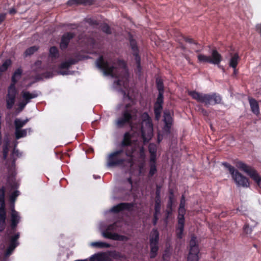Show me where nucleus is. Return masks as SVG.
I'll return each mask as SVG.
<instances>
[{"label":"nucleus","mask_w":261,"mask_h":261,"mask_svg":"<svg viewBox=\"0 0 261 261\" xmlns=\"http://www.w3.org/2000/svg\"><path fill=\"white\" fill-rule=\"evenodd\" d=\"M23 70L21 67L16 69L13 72L11 77V83L9 86L11 88H16L15 85L21 79Z\"/></svg>","instance_id":"19"},{"label":"nucleus","mask_w":261,"mask_h":261,"mask_svg":"<svg viewBox=\"0 0 261 261\" xmlns=\"http://www.w3.org/2000/svg\"><path fill=\"white\" fill-rule=\"evenodd\" d=\"M39 96V93L37 91H34L32 93L29 91H22V96L23 100L25 102V103H28L31 101L33 98H35Z\"/></svg>","instance_id":"21"},{"label":"nucleus","mask_w":261,"mask_h":261,"mask_svg":"<svg viewBox=\"0 0 261 261\" xmlns=\"http://www.w3.org/2000/svg\"><path fill=\"white\" fill-rule=\"evenodd\" d=\"M31 132V128H29L28 129H15V137L16 139H19L20 138L25 137L27 135V132Z\"/></svg>","instance_id":"29"},{"label":"nucleus","mask_w":261,"mask_h":261,"mask_svg":"<svg viewBox=\"0 0 261 261\" xmlns=\"http://www.w3.org/2000/svg\"><path fill=\"white\" fill-rule=\"evenodd\" d=\"M160 233L156 228H153L149 236V245L150 247V258H155L159 249Z\"/></svg>","instance_id":"8"},{"label":"nucleus","mask_w":261,"mask_h":261,"mask_svg":"<svg viewBox=\"0 0 261 261\" xmlns=\"http://www.w3.org/2000/svg\"><path fill=\"white\" fill-rule=\"evenodd\" d=\"M118 64L119 66H122V67L124 69H125L126 68V65L125 62L123 60H119L118 61Z\"/></svg>","instance_id":"60"},{"label":"nucleus","mask_w":261,"mask_h":261,"mask_svg":"<svg viewBox=\"0 0 261 261\" xmlns=\"http://www.w3.org/2000/svg\"><path fill=\"white\" fill-rule=\"evenodd\" d=\"M75 34L73 32L65 33L61 37L60 43V49L64 51L68 47L70 41L75 37Z\"/></svg>","instance_id":"15"},{"label":"nucleus","mask_w":261,"mask_h":261,"mask_svg":"<svg viewBox=\"0 0 261 261\" xmlns=\"http://www.w3.org/2000/svg\"><path fill=\"white\" fill-rule=\"evenodd\" d=\"M154 209L161 210V200H155Z\"/></svg>","instance_id":"57"},{"label":"nucleus","mask_w":261,"mask_h":261,"mask_svg":"<svg viewBox=\"0 0 261 261\" xmlns=\"http://www.w3.org/2000/svg\"><path fill=\"white\" fill-rule=\"evenodd\" d=\"M19 191H18L17 190H16V191H14L13 192H12L11 193V194L10 195V197H9V200H10V202L11 203L14 202L16 201V198L19 196Z\"/></svg>","instance_id":"44"},{"label":"nucleus","mask_w":261,"mask_h":261,"mask_svg":"<svg viewBox=\"0 0 261 261\" xmlns=\"http://www.w3.org/2000/svg\"><path fill=\"white\" fill-rule=\"evenodd\" d=\"M11 221L13 222H19L20 217L18 215V213L15 210L12 211L11 215Z\"/></svg>","instance_id":"40"},{"label":"nucleus","mask_w":261,"mask_h":261,"mask_svg":"<svg viewBox=\"0 0 261 261\" xmlns=\"http://www.w3.org/2000/svg\"><path fill=\"white\" fill-rule=\"evenodd\" d=\"M93 4V0H69L67 2V5L69 6L80 5H83L84 6H90L92 5Z\"/></svg>","instance_id":"22"},{"label":"nucleus","mask_w":261,"mask_h":261,"mask_svg":"<svg viewBox=\"0 0 261 261\" xmlns=\"http://www.w3.org/2000/svg\"><path fill=\"white\" fill-rule=\"evenodd\" d=\"M42 77L48 79V78H51L54 76V73L52 71H46L41 75Z\"/></svg>","instance_id":"51"},{"label":"nucleus","mask_w":261,"mask_h":261,"mask_svg":"<svg viewBox=\"0 0 261 261\" xmlns=\"http://www.w3.org/2000/svg\"><path fill=\"white\" fill-rule=\"evenodd\" d=\"M6 18L5 14H0V24L5 20Z\"/></svg>","instance_id":"64"},{"label":"nucleus","mask_w":261,"mask_h":261,"mask_svg":"<svg viewBox=\"0 0 261 261\" xmlns=\"http://www.w3.org/2000/svg\"><path fill=\"white\" fill-rule=\"evenodd\" d=\"M17 94L16 88L8 87V93L6 96V108L11 110L15 104L16 96Z\"/></svg>","instance_id":"14"},{"label":"nucleus","mask_w":261,"mask_h":261,"mask_svg":"<svg viewBox=\"0 0 261 261\" xmlns=\"http://www.w3.org/2000/svg\"><path fill=\"white\" fill-rule=\"evenodd\" d=\"M139 158L141 159H144L145 158V153L144 148L142 146L139 149Z\"/></svg>","instance_id":"52"},{"label":"nucleus","mask_w":261,"mask_h":261,"mask_svg":"<svg viewBox=\"0 0 261 261\" xmlns=\"http://www.w3.org/2000/svg\"><path fill=\"white\" fill-rule=\"evenodd\" d=\"M132 136L129 132H126L123 136V140L120 143L121 148L124 149L125 147L132 145Z\"/></svg>","instance_id":"23"},{"label":"nucleus","mask_w":261,"mask_h":261,"mask_svg":"<svg viewBox=\"0 0 261 261\" xmlns=\"http://www.w3.org/2000/svg\"><path fill=\"white\" fill-rule=\"evenodd\" d=\"M157 172L156 164L149 163V171L148 176L152 177Z\"/></svg>","instance_id":"38"},{"label":"nucleus","mask_w":261,"mask_h":261,"mask_svg":"<svg viewBox=\"0 0 261 261\" xmlns=\"http://www.w3.org/2000/svg\"><path fill=\"white\" fill-rule=\"evenodd\" d=\"M170 195L169 197V199L167 205V208L168 209H173V204L174 203V199H173V193L172 191L170 192Z\"/></svg>","instance_id":"42"},{"label":"nucleus","mask_w":261,"mask_h":261,"mask_svg":"<svg viewBox=\"0 0 261 261\" xmlns=\"http://www.w3.org/2000/svg\"><path fill=\"white\" fill-rule=\"evenodd\" d=\"M27 103H25V102H24L23 100L22 102H20L19 104V109L20 111H21L25 107Z\"/></svg>","instance_id":"59"},{"label":"nucleus","mask_w":261,"mask_h":261,"mask_svg":"<svg viewBox=\"0 0 261 261\" xmlns=\"http://www.w3.org/2000/svg\"><path fill=\"white\" fill-rule=\"evenodd\" d=\"M12 64V61L10 59L6 60L4 63L0 66V72H4L7 70L9 66Z\"/></svg>","instance_id":"34"},{"label":"nucleus","mask_w":261,"mask_h":261,"mask_svg":"<svg viewBox=\"0 0 261 261\" xmlns=\"http://www.w3.org/2000/svg\"><path fill=\"white\" fill-rule=\"evenodd\" d=\"M240 60V57H239L238 53H236L233 55H231L229 63V66L232 68H236Z\"/></svg>","instance_id":"27"},{"label":"nucleus","mask_w":261,"mask_h":261,"mask_svg":"<svg viewBox=\"0 0 261 261\" xmlns=\"http://www.w3.org/2000/svg\"><path fill=\"white\" fill-rule=\"evenodd\" d=\"M178 213L179 214L185 215L186 210H185V207L181 208V207H179L178 210Z\"/></svg>","instance_id":"62"},{"label":"nucleus","mask_w":261,"mask_h":261,"mask_svg":"<svg viewBox=\"0 0 261 261\" xmlns=\"http://www.w3.org/2000/svg\"><path fill=\"white\" fill-rule=\"evenodd\" d=\"M198 62L199 63H208L214 65H219L222 61V56L214 48L211 51V56H206L203 54H199L197 56Z\"/></svg>","instance_id":"7"},{"label":"nucleus","mask_w":261,"mask_h":261,"mask_svg":"<svg viewBox=\"0 0 261 261\" xmlns=\"http://www.w3.org/2000/svg\"><path fill=\"white\" fill-rule=\"evenodd\" d=\"M243 231L247 234L251 233L252 229V228L250 227L249 224L246 223L244 225L243 227Z\"/></svg>","instance_id":"48"},{"label":"nucleus","mask_w":261,"mask_h":261,"mask_svg":"<svg viewBox=\"0 0 261 261\" xmlns=\"http://www.w3.org/2000/svg\"><path fill=\"white\" fill-rule=\"evenodd\" d=\"M200 111L201 112V113L204 115V116H208V112L207 111V110H206L205 109L202 108L201 109H200Z\"/></svg>","instance_id":"61"},{"label":"nucleus","mask_w":261,"mask_h":261,"mask_svg":"<svg viewBox=\"0 0 261 261\" xmlns=\"http://www.w3.org/2000/svg\"><path fill=\"white\" fill-rule=\"evenodd\" d=\"M91 245L93 247L103 248H110L111 247V245L107 243L102 242H94L91 243Z\"/></svg>","instance_id":"35"},{"label":"nucleus","mask_w":261,"mask_h":261,"mask_svg":"<svg viewBox=\"0 0 261 261\" xmlns=\"http://www.w3.org/2000/svg\"><path fill=\"white\" fill-rule=\"evenodd\" d=\"M18 223L19 222H11V230L12 231H13V232H14L16 230V228Z\"/></svg>","instance_id":"56"},{"label":"nucleus","mask_w":261,"mask_h":261,"mask_svg":"<svg viewBox=\"0 0 261 261\" xmlns=\"http://www.w3.org/2000/svg\"><path fill=\"white\" fill-rule=\"evenodd\" d=\"M105 256L104 253H95L90 257V261H104Z\"/></svg>","instance_id":"31"},{"label":"nucleus","mask_w":261,"mask_h":261,"mask_svg":"<svg viewBox=\"0 0 261 261\" xmlns=\"http://www.w3.org/2000/svg\"><path fill=\"white\" fill-rule=\"evenodd\" d=\"M9 143L7 141L3 146V159L6 160L7 159L9 152Z\"/></svg>","instance_id":"37"},{"label":"nucleus","mask_w":261,"mask_h":261,"mask_svg":"<svg viewBox=\"0 0 261 261\" xmlns=\"http://www.w3.org/2000/svg\"><path fill=\"white\" fill-rule=\"evenodd\" d=\"M156 153H150L149 163L156 164Z\"/></svg>","instance_id":"53"},{"label":"nucleus","mask_w":261,"mask_h":261,"mask_svg":"<svg viewBox=\"0 0 261 261\" xmlns=\"http://www.w3.org/2000/svg\"><path fill=\"white\" fill-rule=\"evenodd\" d=\"M177 225L176 227V234L178 239L182 238L183 232L185 226V215L178 214Z\"/></svg>","instance_id":"17"},{"label":"nucleus","mask_w":261,"mask_h":261,"mask_svg":"<svg viewBox=\"0 0 261 261\" xmlns=\"http://www.w3.org/2000/svg\"><path fill=\"white\" fill-rule=\"evenodd\" d=\"M15 248H16L14 247L8 245L7 248L6 249V252H5V256H10L12 253V252H13V251L14 250V249Z\"/></svg>","instance_id":"49"},{"label":"nucleus","mask_w":261,"mask_h":261,"mask_svg":"<svg viewBox=\"0 0 261 261\" xmlns=\"http://www.w3.org/2000/svg\"><path fill=\"white\" fill-rule=\"evenodd\" d=\"M188 94L193 99L206 106L220 104L222 99L221 96L217 93H203L193 90L189 91Z\"/></svg>","instance_id":"3"},{"label":"nucleus","mask_w":261,"mask_h":261,"mask_svg":"<svg viewBox=\"0 0 261 261\" xmlns=\"http://www.w3.org/2000/svg\"><path fill=\"white\" fill-rule=\"evenodd\" d=\"M86 22L91 26H98L99 24V21L93 18L86 19Z\"/></svg>","instance_id":"45"},{"label":"nucleus","mask_w":261,"mask_h":261,"mask_svg":"<svg viewBox=\"0 0 261 261\" xmlns=\"http://www.w3.org/2000/svg\"><path fill=\"white\" fill-rule=\"evenodd\" d=\"M134 206V204L133 203L122 202L113 206L111 209V212L115 214H118L124 210L131 211Z\"/></svg>","instance_id":"16"},{"label":"nucleus","mask_w":261,"mask_h":261,"mask_svg":"<svg viewBox=\"0 0 261 261\" xmlns=\"http://www.w3.org/2000/svg\"><path fill=\"white\" fill-rule=\"evenodd\" d=\"M7 181L11 186L12 189H15L18 188V184L16 181V179L13 173H11L8 176Z\"/></svg>","instance_id":"30"},{"label":"nucleus","mask_w":261,"mask_h":261,"mask_svg":"<svg viewBox=\"0 0 261 261\" xmlns=\"http://www.w3.org/2000/svg\"><path fill=\"white\" fill-rule=\"evenodd\" d=\"M130 47L135 57L136 64L135 72L137 75L141 76L142 74V68L141 65V57L139 55V50L136 40L132 38L129 39Z\"/></svg>","instance_id":"11"},{"label":"nucleus","mask_w":261,"mask_h":261,"mask_svg":"<svg viewBox=\"0 0 261 261\" xmlns=\"http://www.w3.org/2000/svg\"><path fill=\"white\" fill-rule=\"evenodd\" d=\"M12 154L15 155L17 157H20L21 156V153L19 152L18 149H17L15 148L13 150Z\"/></svg>","instance_id":"58"},{"label":"nucleus","mask_w":261,"mask_h":261,"mask_svg":"<svg viewBox=\"0 0 261 261\" xmlns=\"http://www.w3.org/2000/svg\"><path fill=\"white\" fill-rule=\"evenodd\" d=\"M156 88L159 93H164V86L162 80L157 79L156 81Z\"/></svg>","instance_id":"41"},{"label":"nucleus","mask_w":261,"mask_h":261,"mask_svg":"<svg viewBox=\"0 0 261 261\" xmlns=\"http://www.w3.org/2000/svg\"><path fill=\"white\" fill-rule=\"evenodd\" d=\"M48 59L54 63L60 57L59 50L56 46H51L49 49Z\"/></svg>","instance_id":"20"},{"label":"nucleus","mask_w":261,"mask_h":261,"mask_svg":"<svg viewBox=\"0 0 261 261\" xmlns=\"http://www.w3.org/2000/svg\"><path fill=\"white\" fill-rule=\"evenodd\" d=\"M38 49V47H37L36 46H33L27 48L25 51V54L26 56H30L33 55L36 51H37Z\"/></svg>","instance_id":"43"},{"label":"nucleus","mask_w":261,"mask_h":261,"mask_svg":"<svg viewBox=\"0 0 261 261\" xmlns=\"http://www.w3.org/2000/svg\"><path fill=\"white\" fill-rule=\"evenodd\" d=\"M158 216H153L152 224L153 225H156L158 221Z\"/></svg>","instance_id":"63"},{"label":"nucleus","mask_w":261,"mask_h":261,"mask_svg":"<svg viewBox=\"0 0 261 261\" xmlns=\"http://www.w3.org/2000/svg\"><path fill=\"white\" fill-rule=\"evenodd\" d=\"M164 122L165 125L163 127L164 130L167 134L170 133V129L172 125L173 119L169 111H166L164 113Z\"/></svg>","instance_id":"18"},{"label":"nucleus","mask_w":261,"mask_h":261,"mask_svg":"<svg viewBox=\"0 0 261 261\" xmlns=\"http://www.w3.org/2000/svg\"><path fill=\"white\" fill-rule=\"evenodd\" d=\"M73 57V58H70L67 61L61 63L58 67L59 69H68L71 65L85 59V56L79 53H74Z\"/></svg>","instance_id":"13"},{"label":"nucleus","mask_w":261,"mask_h":261,"mask_svg":"<svg viewBox=\"0 0 261 261\" xmlns=\"http://www.w3.org/2000/svg\"><path fill=\"white\" fill-rule=\"evenodd\" d=\"M133 152H128L124 149L115 150L108 154L106 165L109 168L123 167L126 164H132Z\"/></svg>","instance_id":"2"},{"label":"nucleus","mask_w":261,"mask_h":261,"mask_svg":"<svg viewBox=\"0 0 261 261\" xmlns=\"http://www.w3.org/2000/svg\"><path fill=\"white\" fill-rule=\"evenodd\" d=\"M19 237H20L19 232H17L13 236H9V245L16 248L19 245V242H18V240L19 239Z\"/></svg>","instance_id":"28"},{"label":"nucleus","mask_w":261,"mask_h":261,"mask_svg":"<svg viewBox=\"0 0 261 261\" xmlns=\"http://www.w3.org/2000/svg\"><path fill=\"white\" fill-rule=\"evenodd\" d=\"M99 28L104 33L107 34L112 33L111 29L107 23H102L100 25Z\"/></svg>","instance_id":"39"},{"label":"nucleus","mask_w":261,"mask_h":261,"mask_svg":"<svg viewBox=\"0 0 261 261\" xmlns=\"http://www.w3.org/2000/svg\"><path fill=\"white\" fill-rule=\"evenodd\" d=\"M149 153H156L157 147L155 144L150 143L148 146Z\"/></svg>","instance_id":"47"},{"label":"nucleus","mask_w":261,"mask_h":261,"mask_svg":"<svg viewBox=\"0 0 261 261\" xmlns=\"http://www.w3.org/2000/svg\"><path fill=\"white\" fill-rule=\"evenodd\" d=\"M118 224L115 222L112 224L108 226L106 229L103 231V237L107 239H112L115 241H126L127 237L123 235L119 234L117 233H113L112 231H116L118 230Z\"/></svg>","instance_id":"10"},{"label":"nucleus","mask_w":261,"mask_h":261,"mask_svg":"<svg viewBox=\"0 0 261 261\" xmlns=\"http://www.w3.org/2000/svg\"><path fill=\"white\" fill-rule=\"evenodd\" d=\"M142 120L141 125V133L142 139L144 141H147V139L146 137V132L148 134H151L153 129V125L152 120L147 112H144L141 116Z\"/></svg>","instance_id":"9"},{"label":"nucleus","mask_w":261,"mask_h":261,"mask_svg":"<svg viewBox=\"0 0 261 261\" xmlns=\"http://www.w3.org/2000/svg\"><path fill=\"white\" fill-rule=\"evenodd\" d=\"M190 250L187 257V261H199V249L197 241V238L195 235H192L189 242Z\"/></svg>","instance_id":"12"},{"label":"nucleus","mask_w":261,"mask_h":261,"mask_svg":"<svg viewBox=\"0 0 261 261\" xmlns=\"http://www.w3.org/2000/svg\"><path fill=\"white\" fill-rule=\"evenodd\" d=\"M185 204H186L185 197L184 195H182L179 207H180L181 208L185 207Z\"/></svg>","instance_id":"55"},{"label":"nucleus","mask_w":261,"mask_h":261,"mask_svg":"<svg viewBox=\"0 0 261 261\" xmlns=\"http://www.w3.org/2000/svg\"><path fill=\"white\" fill-rule=\"evenodd\" d=\"M7 218L6 209H0V232L4 230Z\"/></svg>","instance_id":"25"},{"label":"nucleus","mask_w":261,"mask_h":261,"mask_svg":"<svg viewBox=\"0 0 261 261\" xmlns=\"http://www.w3.org/2000/svg\"><path fill=\"white\" fill-rule=\"evenodd\" d=\"M96 65L98 69L102 71L104 75L115 78L119 77V74L116 72L117 68L113 65H110L109 62L105 60L103 56H100L96 60Z\"/></svg>","instance_id":"4"},{"label":"nucleus","mask_w":261,"mask_h":261,"mask_svg":"<svg viewBox=\"0 0 261 261\" xmlns=\"http://www.w3.org/2000/svg\"><path fill=\"white\" fill-rule=\"evenodd\" d=\"M173 209H168L166 211L165 220L167 221L172 215Z\"/></svg>","instance_id":"54"},{"label":"nucleus","mask_w":261,"mask_h":261,"mask_svg":"<svg viewBox=\"0 0 261 261\" xmlns=\"http://www.w3.org/2000/svg\"><path fill=\"white\" fill-rule=\"evenodd\" d=\"M29 121V119L27 118L25 120H20L19 119H16L14 120V125L15 129H20L24 125H25Z\"/></svg>","instance_id":"33"},{"label":"nucleus","mask_w":261,"mask_h":261,"mask_svg":"<svg viewBox=\"0 0 261 261\" xmlns=\"http://www.w3.org/2000/svg\"><path fill=\"white\" fill-rule=\"evenodd\" d=\"M164 102V93H159L156 100L154 104L163 105Z\"/></svg>","instance_id":"46"},{"label":"nucleus","mask_w":261,"mask_h":261,"mask_svg":"<svg viewBox=\"0 0 261 261\" xmlns=\"http://www.w3.org/2000/svg\"><path fill=\"white\" fill-rule=\"evenodd\" d=\"M222 164L228 170L233 179L238 186L244 187H248L249 186L248 179L238 171L236 170L234 167L226 162H223Z\"/></svg>","instance_id":"5"},{"label":"nucleus","mask_w":261,"mask_h":261,"mask_svg":"<svg viewBox=\"0 0 261 261\" xmlns=\"http://www.w3.org/2000/svg\"><path fill=\"white\" fill-rule=\"evenodd\" d=\"M184 40L186 42L189 43H192L195 44L197 46V48L195 49V52L199 53L201 51L200 47V44L195 40H194L192 38H190L188 37H184Z\"/></svg>","instance_id":"36"},{"label":"nucleus","mask_w":261,"mask_h":261,"mask_svg":"<svg viewBox=\"0 0 261 261\" xmlns=\"http://www.w3.org/2000/svg\"><path fill=\"white\" fill-rule=\"evenodd\" d=\"M248 100L252 112L256 115H258L259 108L257 101L253 98H249Z\"/></svg>","instance_id":"24"},{"label":"nucleus","mask_w":261,"mask_h":261,"mask_svg":"<svg viewBox=\"0 0 261 261\" xmlns=\"http://www.w3.org/2000/svg\"><path fill=\"white\" fill-rule=\"evenodd\" d=\"M236 167L241 171L245 172L249 175L261 189V177L257 171L252 167L247 165L241 161H238L236 164Z\"/></svg>","instance_id":"6"},{"label":"nucleus","mask_w":261,"mask_h":261,"mask_svg":"<svg viewBox=\"0 0 261 261\" xmlns=\"http://www.w3.org/2000/svg\"><path fill=\"white\" fill-rule=\"evenodd\" d=\"M155 200H161V187L156 186Z\"/></svg>","instance_id":"50"},{"label":"nucleus","mask_w":261,"mask_h":261,"mask_svg":"<svg viewBox=\"0 0 261 261\" xmlns=\"http://www.w3.org/2000/svg\"><path fill=\"white\" fill-rule=\"evenodd\" d=\"M162 110L163 105L154 104V113L156 120H158L160 118Z\"/></svg>","instance_id":"32"},{"label":"nucleus","mask_w":261,"mask_h":261,"mask_svg":"<svg viewBox=\"0 0 261 261\" xmlns=\"http://www.w3.org/2000/svg\"><path fill=\"white\" fill-rule=\"evenodd\" d=\"M134 102H129L122 109L120 116L115 120V124L118 128H123L127 125L131 126L134 121L137 120L139 110L134 106Z\"/></svg>","instance_id":"1"},{"label":"nucleus","mask_w":261,"mask_h":261,"mask_svg":"<svg viewBox=\"0 0 261 261\" xmlns=\"http://www.w3.org/2000/svg\"><path fill=\"white\" fill-rule=\"evenodd\" d=\"M6 188L5 186H3L0 187V209L6 208Z\"/></svg>","instance_id":"26"}]
</instances>
